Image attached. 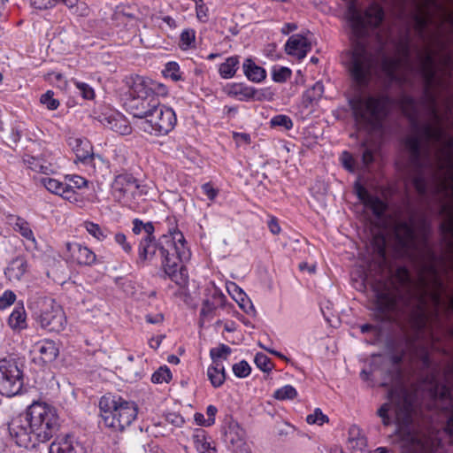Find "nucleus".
Masks as SVG:
<instances>
[{
    "mask_svg": "<svg viewBox=\"0 0 453 453\" xmlns=\"http://www.w3.org/2000/svg\"><path fill=\"white\" fill-rule=\"evenodd\" d=\"M428 203H434L443 221L441 224L445 251L438 257L429 242L430 226L424 215L418 220L411 213L403 220V256L415 272V278L403 266V309L418 314L416 325L426 319L442 327V319L453 314V149L410 179ZM453 337V327L449 329Z\"/></svg>",
    "mask_w": 453,
    "mask_h": 453,
    "instance_id": "obj_1",
    "label": "nucleus"
},
{
    "mask_svg": "<svg viewBox=\"0 0 453 453\" xmlns=\"http://www.w3.org/2000/svg\"><path fill=\"white\" fill-rule=\"evenodd\" d=\"M400 314L408 317L410 330L405 333L408 349L420 362L422 369L427 370L419 388L428 397V403L424 410L416 393L403 388L392 389L388 393L390 402L383 403L377 414L388 426L392 424L388 412L393 407L402 447L406 448V453H418L429 449L430 438L424 430L430 433L435 429L434 424L441 415L446 420L445 432L453 436V337L450 330L444 332L428 319L418 326V314L402 306L385 321H391Z\"/></svg>",
    "mask_w": 453,
    "mask_h": 453,
    "instance_id": "obj_2",
    "label": "nucleus"
},
{
    "mask_svg": "<svg viewBox=\"0 0 453 453\" xmlns=\"http://www.w3.org/2000/svg\"><path fill=\"white\" fill-rule=\"evenodd\" d=\"M346 2V18L355 37L348 68L352 80L359 87H365L378 65L379 56L369 50L362 40L369 27L376 28L381 24L384 10L379 4L372 3L363 14L357 6V0Z\"/></svg>",
    "mask_w": 453,
    "mask_h": 453,
    "instance_id": "obj_3",
    "label": "nucleus"
},
{
    "mask_svg": "<svg viewBox=\"0 0 453 453\" xmlns=\"http://www.w3.org/2000/svg\"><path fill=\"white\" fill-rule=\"evenodd\" d=\"M59 426V417L55 407L46 403L34 402L24 415L12 419L8 429L19 446L29 449L50 441Z\"/></svg>",
    "mask_w": 453,
    "mask_h": 453,
    "instance_id": "obj_4",
    "label": "nucleus"
},
{
    "mask_svg": "<svg viewBox=\"0 0 453 453\" xmlns=\"http://www.w3.org/2000/svg\"><path fill=\"white\" fill-rule=\"evenodd\" d=\"M159 257L165 273L177 285L182 287L188 282V273L183 263L190 258V251L185 238L179 230L162 235L157 242L142 239L139 244L138 263H143Z\"/></svg>",
    "mask_w": 453,
    "mask_h": 453,
    "instance_id": "obj_5",
    "label": "nucleus"
},
{
    "mask_svg": "<svg viewBox=\"0 0 453 453\" xmlns=\"http://www.w3.org/2000/svg\"><path fill=\"white\" fill-rule=\"evenodd\" d=\"M100 415L104 425L113 432H123L138 415V406L120 395H105L99 401Z\"/></svg>",
    "mask_w": 453,
    "mask_h": 453,
    "instance_id": "obj_6",
    "label": "nucleus"
},
{
    "mask_svg": "<svg viewBox=\"0 0 453 453\" xmlns=\"http://www.w3.org/2000/svg\"><path fill=\"white\" fill-rule=\"evenodd\" d=\"M390 104V98L384 94L358 96L350 101L356 125L367 132L380 128Z\"/></svg>",
    "mask_w": 453,
    "mask_h": 453,
    "instance_id": "obj_7",
    "label": "nucleus"
},
{
    "mask_svg": "<svg viewBox=\"0 0 453 453\" xmlns=\"http://www.w3.org/2000/svg\"><path fill=\"white\" fill-rule=\"evenodd\" d=\"M34 305L38 309L35 319L42 329L59 333L65 328L67 321L65 311L54 299L40 296Z\"/></svg>",
    "mask_w": 453,
    "mask_h": 453,
    "instance_id": "obj_8",
    "label": "nucleus"
},
{
    "mask_svg": "<svg viewBox=\"0 0 453 453\" xmlns=\"http://www.w3.org/2000/svg\"><path fill=\"white\" fill-rule=\"evenodd\" d=\"M176 120L173 110L159 103L147 119L139 122V127L150 134L165 135L173 129Z\"/></svg>",
    "mask_w": 453,
    "mask_h": 453,
    "instance_id": "obj_9",
    "label": "nucleus"
},
{
    "mask_svg": "<svg viewBox=\"0 0 453 453\" xmlns=\"http://www.w3.org/2000/svg\"><path fill=\"white\" fill-rule=\"evenodd\" d=\"M411 48L412 42L410 30H407L404 36L400 39L396 45L397 56H381V69L389 79L395 80L397 78V71L402 66L412 68Z\"/></svg>",
    "mask_w": 453,
    "mask_h": 453,
    "instance_id": "obj_10",
    "label": "nucleus"
},
{
    "mask_svg": "<svg viewBox=\"0 0 453 453\" xmlns=\"http://www.w3.org/2000/svg\"><path fill=\"white\" fill-rule=\"evenodd\" d=\"M23 387V372L13 360L0 361V394L8 397L18 395Z\"/></svg>",
    "mask_w": 453,
    "mask_h": 453,
    "instance_id": "obj_11",
    "label": "nucleus"
},
{
    "mask_svg": "<svg viewBox=\"0 0 453 453\" xmlns=\"http://www.w3.org/2000/svg\"><path fill=\"white\" fill-rule=\"evenodd\" d=\"M143 187L130 173L117 175L111 183V194L118 202H127L129 199L142 195Z\"/></svg>",
    "mask_w": 453,
    "mask_h": 453,
    "instance_id": "obj_12",
    "label": "nucleus"
},
{
    "mask_svg": "<svg viewBox=\"0 0 453 453\" xmlns=\"http://www.w3.org/2000/svg\"><path fill=\"white\" fill-rule=\"evenodd\" d=\"M159 103L158 97L150 96L142 98H129L127 106L134 117L143 120L149 117Z\"/></svg>",
    "mask_w": 453,
    "mask_h": 453,
    "instance_id": "obj_13",
    "label": "nucleus"
},
{
    "mask_svg": "<svg viewBox=\"0 0 453 453\" xmlns=\"http://www.w3.org/2000/svg\"><path fill=\"white\" fill-rule=\"evenodd\" d=\"M130 98H142L151 96V79L140 75L126 79Z\"/></svg>",
    "mask_w": 453,
    "mask_h": 453,
    "instance_id": "obj_14",
    "label": "nucleus"
},
{
    "mask_svg": "<svg viewBox=\"0 0 453 453\" xmlns=\"http://www.w3.org/2000/svg\"><path fill=\"white\" fill-rule=\"evenodd\" d=\"M100 122L104 127L121 135L129 134L132 131L128 120L123 115L117 112L103 114L100 117Z\"/></svg>",
    "mask_w": 453,
    "mask_h": 453,
    "instance_id": "obj_15",
    "label": "nucleus"
},
{
    "mask_svg": "<svg viewBox=\"0 0 453 453\" xmlns=\"http://www.w3.org/2000/svg\"><path fill=\"white\" fill-rule=\"evenodd\" d=\"M311 50V42L306 37L299 34L291 35L285 45L286 53L298 59L304 58Z\"/></svg>",
    "mask_w": 453,
    "mask_h": 453,
    "instance_id": "obj_16",
    "label": "nucleus"
},
{
    "mask_svg": "<svg viewBox=\"0 0 453 453\" xmlns=\"http://www.w3.org/2000/svg\"><path fill=\"white\" fill-rule=\"evenodd\" d=\"M356 191L360 201L365 207L371 209L376 217H381L384 214L387 205L380 198L372 196L362 186H357Z\"/></svg>",
    "mask_w": 453,
    "mask_h": 453,
    "instance_id": "obj_17",
    "label": "nucleus"
},
{
    "mask_svg": "<svg viewBox=\"0 0 453 453\" xmlns=\"http://www.w3.org/2000/svg\"><path fill=\"white\" fill-rule=\"evenodd\" d=\"M226 296L219 291L215 290L211 299L203 301L200 311V323L211 321L215 314V311L219 306H222L225 303Z\"/></svg>",
    "mask_w": 453,
    "mask_h": 453,
    "instance_id": "obj_18",
    "label": "nucleus"
},
{
    "mask_svg": "<svg viewBox=\"0 0 453 453\" xmlns=\"http://www.w3.org/2000/svg\"><path fill=\"white\" fill-rule=\"evenodd\" d=\"M72 259L81 265H92L96 260V254L88 247L80 243L67 244Z\"/></svg>",
    "mask_w": 453,
    "mask_h": 453,
    "instance_id": "obj_19",
    "label": "nucleus"
},
{
    "mask_svg": "<svg viewBox=\"0 0 453 453\" xmlns=\"http://www.w3.org/2000/svg\"><path fill=\"white\" fill-rule=\"evenodd\" d=\"M33 352L39 354L43 363H50L58 356L59 349L54 341L42 340L34 345Z\"/></svg>",
    "mask_w": 453,
    "mask_h": 453,
    "instance_id": "obj_20",
    "label": "nucleus"
},
{
    "mask_svg": "<svg viewBox=\"0 0 453 453\" xmlns=\"http://www.w3.org/2000/svg\"><path fill=\"white\" fill-rule=\"evenodd\" d=\"M50 453H85V450L73 438L65 436L50 444Z\"/></svg>",
    "mask_w": 453,
    "mask_h": 453,
    "instance_id": "obj_21",
    "label": "nucleus"
},
{
    "mask_svg": "<svg viewBox=\"0 0 453 453\" xmlns=\"http://www.w3.org/2000/svg\"><path fill=\"white\" fill-rule=\"evenodd\" d=\"M27 262L23 257L13 258L4 270V274L10 281H19L27 272Z\"/></svg>",
    "mask_w": 453,
    "mask_h": 453,
    "instance_id": "obj_22",
    "label": "nucleus"
},
{
    "mask_svg": "<svg viewBox=\"0 0 453 453\" xmlns=\"http://www.w3.org/2000/svg\"><path fill=\"white\" fill-rule=\"evenodd\" d=\"M24 162L31 170L43 174L53 173L57 169L56 163L47 161L43 157H35L27 155L24 157Z\"/></svg>",
    "mask_w": 453,
    "mask_h": 453,
    "instance_id": "obj_23",
    "label": "nucleus"
},
{
    "mask_svg": "<svg viewBox=\"0 0 453 453\" xmlns=\"http://www.w3.org/2000/svg\"><path fill=\"white\" fill-rule=\"evenodd\" d=\"M226 94L232 97H237L241 101L249 100L255 96V89L242 83H232L224 88Z\"/></svg>",
    "mask_w": 453,
    "mask_h": 453,
    "instance_id": "obj_24",
    "label": "nucleus"
},
{
    "mask_svg": "<svg viewBox=\"0 0 453 453\" xmlns=\"http://www.w3.org/2000/svg\"><path fill=\"white\" fill-rule=\"evenodd\" d=\"M245 76L251 81L261 82L266 77L265 70L255 64V62L247 58L242 65Z\"/></svg>",
    "mask_w": 453,
    "mask_h": 453,
    "instance_id": "obj_25",
    "label": "nucleus"
},
{
    "mask_svg": "<svg viewBox=\"0 0 453 453\" xmlns=\"http://www.w3.org/2000/svg\"><path fill=\"white\" fill-rule=\"evenodd\" d=\"M8 325L13 330H22L27 327V314L23 305L14 308L8 318Z\"/></svg>",
    "mask_w": 453,
    "mask_h": 453,
    "instance_id": "obj_26",
    "label": "nucleus"
},
{
    "mask_svg": "<svg viewBox=\"0 0 453 453\" xmlns=\"http://www.w3.org/2000/svg\"><path fill=\"white\" fill-rule=\"evenodd\" d=\"M207 376L214 388H219L226 380V371L223 364H211L207 369Z\"/></svg>",
    "mask_w": 453,
    "mask_h": 453,
    "instance_id": "obj_27",
    "label": "nucleus"
},
{
    "mask_svg": "<svg viewBox=\"0 0 453 453\" xmlns=\"http://www.w3.org/2000/svg\"><path fill=\"white\" fill-rule=\"evenodd\" d=\"M239 57L232 56L226 59L224 63L219 65V73L221 78L230 79L234 76L239 68Z\"/></svg>",
    "mask_w": 453,
    "mask_h": 453,
    "instance_id": "obj_28",
    "label": "nucleus"
},
{
    "mask_svg": "<svg viewBox=\"0 0 453 453\" xmlns=\"http://www.w3.org/2000/svg\"><path fill=\"white\" fill-rule=\"evenodd\" d=\"M324 85L321 81H317L311 88H308L303 94V104L306 107L317 103L323 96Z\"/></svg>",
    "mask_w": 453,
    "mask_h": 453,
    "instance_id": "obj_29",
    "label": "nucleus"
},
{
    "mask_svg": "<svg viewBox=\"0 0 453 453\" xmlns=\"http://www.w3.org/2000/svg\"><path fill=\"white\" fill-rule=\"evenodd\" d=\"M193 441L196 450L200 453H215V449L205 440L204 431L199 429L193 434Z\"/></svg>",
    "mask_w": 453,
    "mask_h": 453,
    "instance_id": "obj_30",
    "label": "nucleus"
},
{
    "mask_svg": "<svg viewBox=\"0 0 453 453\" xmlns=\"http://www.w3.org/2000/svg\"><path fill=\"white\" fill-rule=\"evenodd\" d=\"M232 353V349L226 344H219L218 347L212 348L210 350V356L212 360V364H223L222 360H226Z\"/></svg>",
    "mask_w": 453,
    "mask_h": 453,
    "instance_id": "obj_31",
    "label": "nucleus"
},
{
    "mask_svg": "<svg viewBox=\"0 0 453 453\" xmlns=\"http://www.w3.org/2000/svg\"><path fill=\"white\" fill-rule=\"evenodd\" d=\"M58 3L65 5L74 14L79 16L88 15L89 10L85 3H80L78 0H57V4Z\"/></svg>",
    "mask_w": 453,
    "mask_h": 453,
    "instance_id": "obj_32",
    "label": "nucleus"
},
{
    "mask_svg": "<svg viewBox=\"0 0 453 453\" xmlns=\"http://www.w3.org/2000/svg\"><path fill=\"white\" fill-rule=\"evenodd\" d=\"M84 227L87 232L97 241L103 242L108 237V231L102 228L98 224L91 221H85Z\"/></svg>",
    "mask_w": 453,
    "mask_h": 453,
    "instance_id": "obj_33",
    "label": "nucleus"
},
{
    "mask_svg": "<svg viewBox=\"0 0 453 453\" xmlns=\"http://www.w3.org/2000/svg\"><path fill=\"white\" fill-rule=\"evenodd\" d=\"M13 228L26 239L35 242L33 231L30 228L29 224L25 219L19 217L15 218Z\"/></svg>",
    "mask_w": 453,
    "mask_h": 453,
    "instance_id": "obj_34",
    "label": "nucleus"
},
{
    "mask_svg": "<svg viewBox=\"0 0 453 453\" xmlns=\"http://www.w3.org/2000/svg\"><path fill=\"white\" fill-rule=\"evenodd\" d=\"M41 183L47 188V190L58 196H60L61 193L64 192L65 186L67 184L50 177L42 178Z\"/></svg>",
    "mask_w": 453,
    "mask_h": 453,
    "instance_id": "obj_35",
    "label": "nucleus"
},
{
    "mask_svg": "<svg viewBox=\"0 0 453 453\" xmlns=\"http://www.w3.org/2000/svg\"><path fill=\"white\" fill-rule=\"evenodd\" d=\"M196 32L188 28L181 32L180 36V47L181 50H188L195 47Z\"/></svg>",
    "mask_w": 453,
    "mask_h": 453,
    "instance_id": "obj_36",
    "label": "nucleus"
},
{
    "mask_svg": "<svg viewBox=\"0 0 453 453\" xmlns=\"http://www.w3.org/2000/svg\"><path fill=\"white\" fill-rule=\"evenodd\" d=\"M297 395V391L291 385H285L273 393V397L280 401L292 400Z\"/></svg>",
    "mask_w": 453,
    "mask_h": 453,
    "instance_id": "obj_37",
    "label": "nucleus"
},
{
    "mask_svg": "<svg viewBox=\"0 0 453 453\" xmlns=\"http://www.w3.org/2000/svg\"><path fill=\"white\" fill-rule=\"evenodd\" d=\"M76 157L78 160L84 164H90L95 162L96 159L101 161L102 157L99 155H95L90 152L89 150L85 149L84 146L81 149H76Z\"/></svg>",
    "mask_w": 453,
    "mask_h": 453,
    "instance_id": "obj_38",
    "label": "nucleus"
},
{
    "mask_svg": "<svg viewBox=\"0 0 453 453\" xmlns=\"http://www.w3.org/2000/svg\"><path fill=\"white\" fill-rule=\"evenodd\" d=\"M270 124L271 127H280L285 130H290L293 127L292 119L288 116L283 114H279L273 117L270 120Z\"/></svg>",
    "mask_w": 453,
    "mask_h": 453,
    "instance_id": "obj_39",
    "label": "nucleus"
},
{
    "mask_svg": "<svg viewBox=\"0 0 453 453\" xmlns=\"http://www.w3.org/2000/svg\"><path fill=\"white\" fill-rule=\"evenodd\" d=\"M171 379L172 372L166 365L161 366L157 371H156L152 374L151 377V380L153 383L169 382Z\"/></svg>",
    "mask_w": 453,
    "mask_h": 453,
    "instance_id": "obj_40",
    "label": "nucleus"
},
{
    "mask_svg": "<svg viewBox=\"0 0 453 453\" xmlns=\"http://www.w3.org/2000/svg\"><path fill=\"white\" fill-rule=\"evenodd\" d=\"M165 77L171 78L174 81H180L181 74L180 72V66L176 62H168L163 71Z\"/></svg>",
    "mask_w": 453,
    "mask_h": 453,
    "instance_id": "obj_41",
    "label": "nucleus"
},
{
    "mask_svg": "<svg viewBox=\"0 0 453 453\" xmlns=\"http://www.w3.org/2000/svg\"><path fill=\"white\" fill-rule=\"evenodd\" d=\"M273 80L276 82H285L291 76V70L288 67H275L272 72Z\"/></svg>",
    "mask_w": 453,
    "mask_h": 453,
    "instance_id": "obj_42",
    "label": "nucleus"
},
{
    "mask_svg": "<svg viewBox=\"0 0 453 453\" xmlns=\"http://www.w3.org/2000/svg\"><path fill=\"white\" fill-rule=\"evenodd\" d=\"M251 368L248 362L242 360L233 365V372L238 378H245L250 375Z\"/></svg>",
    "mask_w": 453,
    "mask_h": 453,
    "instance_id": "obj_43",
    "label": "nucleus"
},
{
    "mask_svg": "<svg viewBox=\"0 0 453 453\" xmlns=\"http://www.w3.org/2000/svg\"><path fill=\"white\" fill-rule=\"evenodd\" d=\"M254 361L256 365L263 372H269L273 368L270 358L264 353H257Z\"/></svg>",
    "mask_w": 453,
    "mask_h": 453,
    "instance_id": "obj_44",
    "label": "nucleus"
},
{
    "mask_svg": "<svg viewBox=\"0 0 453 453\" xmlns=\"http://www.w3.org/2000/svg\"><path fill=\"white\" fill-rule=\"evenodd\" d=\"M306 421L309 424H317L319 426H321L324 423L328 422V418L326 415L323 414L322 411L319 408H317L313 413L309 414L307 416Z\"/></svg>",
    "mask_w": 453,
    "mask_h": 453,
    "instance_id": "obj_45",
    "label": "nucleus"
},
{
    "mask_svg": "<svg viewBox=\"0 0 453 453\" xmlns=\"http://www.w3.org/2000/svg\"><path fill=\"white\" fill-rule=\"evenodd\" d=\"M16 294L12 290H5L0 296V310H5L16 301Z\"/></svg>",
    "mask_w": 453,
    "mask_h": 453,
    "instance_id": "obj_46",
    "label": "nucleus"
},
{
    "mask_svg": "<svg viewBox=\"0 0 453 453\" xmlns=\"http://www.w3.org/2000/svg\"><path fill=\"white\" fill-rule=\"evenodd\" d=\"M54 93L50 90H48L46 93L42 94L40 98V102L42 104H45L49 110H56L58 105L59 102L53 98Z\"/></svg>",
    "mask_w": 453,
    "mask_h": 453,
    "instance_id": "obj_47",
    "label": "nucleus"
},
{
    "mask_svg": "<svg viewBox=\"0 0 453 453\" xmlns=\"http://www.w3.org/2000/svg\"><path fill=\"white\" fill-rule=\"evenodd\" d=\"M242 431H241V434L239 433H236L237 439L235 440L233 436V429H230L229 433L227 434V437H229L230 442L234 446H236V449H234V451H237V449H240L241 451H243V453L249 452L246 449V443L242 438Z\"/></svg>",
    "mask_w": 453,
    "mask_h": 453,
    "instance_id": "obj_48",
    "label": "nucleus"
},
{
    "mask_svg": "<svg viewBox=\"0 0 453 453\" xmlns=\"http://www.w3.org/2000/svg\"><path fill=\"white\" fill-rule=\"evenodd\" d=\"M75 85L84 99L90 100V99L94 98L95 92H94V89L89 85H88L87 83L79 82V81H76Z\"/></svg>",
    "mask_w": 453,
    "mask_h": 453,
    "instance_id": "obj_49",
    "label": "nucleus"
},
{
    "mask_svg": "<svg viewBox=\"0 0 453 453\" xmlns=\"http://www.w3.org/2000/svg\"><path fill=\"white\" fill-rule=\"evenodd\" d=\"M33 7L38 10H47L57 4V0H31Z\"/></svg>",
    "mask_w": 453,
    "mask_h": 453,
    "instance_id": "obj_50",
    "label": "nucleus"
},
{
    "mask_svg": "<svg viewBox=\"0 0 453 453\" xmlns=\"http://www.w3.org/2000/svg\"><path fill=\"white\" fill-rule=\"evenodd\" d=\"M68 180L70 182L68 185H71L73 189H81L82 188H85L88 185V180L79 175H73L68 178Z\"/></svg>",
    "mask_w": 453,
    "mask_h": 453,
    "instance_id": "obj_51",
    "label": "nucleus"
},
{
    "mask_svg": "<svg viewBox=\"0 0 453 453\" xmlns=\"http://www.w3.org/2000/svg\"><path fill=\"white\" fill-rule=\"evenodd\" d=\"M151 96H165L167 94V88L164 84L157 82L151 80Z\"/></svg>",
    "mask_w": 453,
    "mask_h": 453,
    "instance_id": "obj_52",
    "label": "nucleus"
},
{
    "mask_svg": "<svg viewBox=\"0 0 453 453\" xmlns=\"http://www.w3.org/2000/svg\"><path fill=\"white\" fill-rule=\"evenodd\" d=\"M115 242L119 244L123 250L127 253H130L132 250V246L127 242V237L122 233H117L114 235Z\"/></svg>",
    "mask_w": 453,
    "mask_h": 453,
    "instance_id": "obj_53",
    "label": "nucleus"
},
{
    "mask_svg": "<svg viewBox=\"0 0 453 453\" xmlns=\"http://www.w3.org/2000/svg\"><path fill=\"white\" fill-rule=\"evenodd\" d=\"M91 200L85 196L81 192L77 191L74 195L73 200L71 202L80 208H84Z\"/></svg>",
    "mask_w": 453,
    "mask_h": 453,
    "instance_id": "obj_54",
    "label": "nucleus"
},
{
    "mask_svg": "<svg viewBox=\"0 0 453 453\" xmlns=\"http://www.w3.org/2000/svg\"><path fill=\"white\" fill-rule=\"evenodd\" d=\"M341 160H342V163L343 166L347 170H349L350 172L354 171V169H355L354 168V158L351 156V154H349L347 151L342 152V157H341Z\"/></svg>",
    "mask_w": 453,
    "mask_h": 453,
    "instance_id": "obj_55",
    "label": "nucleus"
},
{
    "mask_svg": "<svg viewBox=\"0 0 453 453\" xmlns=\"http://www.w3.org/2000/svg\"><path fill=\"white\" fill-rule=\"evenodd\" d=\"M202 190L203 192V194L211 200H214L215 197L218 196L219 194V190L214 188L213 186L210 183V182H207V183H204L203 186H202Z\"/></svg>",
    "mask_w": 453,
    "mask_h": 453,
    "instance_id": "obj_56",
    "label": "nucleus"
},
{
    "mask_svg": "<svg viewBox=\"0 0 453 453\" xmlns=\"http://www.w3.org/2000/svg\"><path fill=\"white\" fill-rule=\"evenodd\" d=\"M196 17L200 21L205 22L208 19V8L204 4L196 5Z\"/></svg>",
    "mask_w": 453,
    "mask_h": 453,
    "instance_id": "obj_57",
    "label": "nucleus"
},
{
    "mask_svg": "<svg viewBox=\"0 0 453 453\" xmlns=\"http://www.w3.org/2000/svg\"><path fill=\"white\" fill-rule=\"evenodd\" d=\"M76 192L77 191L73 189L71 185L66 184L65 186L64 192L61 193L60 196L71 203L73 200Z\"/></svg>",
    "mask_w": 453,
    "mask_h": 453,
    "instance_id": "obj_58",
    "label": "nucleus"
},
{
    "mask_svg": "<svg viewBox=\"0 0 453 453\" xmlns=\"http://www.w3.org/2000/svg\"><path fill=\"white\" fill-rule=\"evenodd\" d=\"M217 411H218L217 408L213 405H209L207 407L206 414L208 416V418H207V422H206V426H210L214 424L215 416H216Z\"/></svg>",
    "mask_w": 453,
    "mask_h": 453,
    "instance_id": "obj_59",
    "label": "nucleus"
},
{
    "mask_svg": "<svg viewBox=\"0 0 453 453\" xmlns=\"http://www.w3.org/2000/svg\"><path fill=\"white\" fill-rule=\"evenodd\" d=\"M234 138L238 145L249 144L250 142V136L246 133H234Z\"/></svg>",
    "mask_w": 453,
    "mask_h": 453,
    "instance_id": "obj_60",
    "label": "nucleus"
},
{
    "mask_svg": "<svg viewBox=\"0 0 453 453\" xmlns=\"http://www.w3.org/2000/svg\"><path fill=\"white\" fill-rule=\"evenodd\" d=\"M69 145L76 152V149H81L83 146L88 147V142L81 138H71L69 140Z\"/></svg>",
    "mask_w": 453,
    "mask_h": 453,
    "instance_id": "obj_61",
    "label": "nucleus"
},
{
    "mask_svg": "<svg viewBox=\"0 0 453 453\" xmlns=\"http://www.w3.org/2000/svg\"><path fill=\"white\" fill-rule=\"evenodd\" d=\"M268 228H269L270 232L272 234H280V226L276 218L273 217V218L270 219V220L268 222Z\"/></svg>",
    "mask_w": 453,
    "mask_h": 453,
    "instance_id": "obj_62",
    "label": "nucleus"
},
{
    "mask_svg": "<svg viewBox=\"0 0 453 453\" xmlns=\"http://www.w3.org/2000/svg\"><path fill=\"white\" fill-rule=\"evenodd\" d=\"M373 153L371 150L365 149L362 155V161L365 166L373 162Z\"/></svg>",
    "mask_w": 453,
    "mask_h": 453,
    "instance_id": "obj_63",
    "label": "nucleus"
},
{
    "mask_svg": "<svg viewBox=\"0 0 453 453\" xmlns=\"http://www.w3.org/2000/svg\"><path fill=\"white\" fill-rule=\"evenodd\" d=\"M166 418L170 423L176 426H180L184 422L182 417L174 413L168 414Z\"/></svg>",
    "mask_w": 453,
    "mask_h": 453,
    "instance_id": "obj_64",
    "label": "nucleus"
}]
</instances>
